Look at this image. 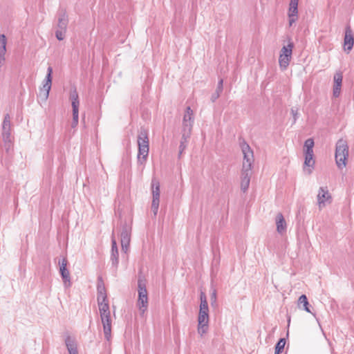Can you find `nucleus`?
Listing matches in <instances>:
<instances>
[{"instance_id":"6ab92c4d","label":"nucleus","mask_w":354,"mask_h":354,"mask_svg":"<svg viewBox=\"0 0 354 354\" xmlns=\"http://www.w3.org/2000/svg\"><path fill=\"white\" fill-rule=\"evenodd\" d=\"M288 16L289 19V26H292L298 19V3H289Z\"/></svg>"},{"instance_id":"c756f323","label":"nucleus","mask_w":354,"mask_h":354,"mask_svg":"<svg viewBox=\"0 0 354 354\" xmlns=\"http://www.w3.org/2000/svg\"><path fill=\"white\" fill-rule=\"evenodd\" d=\"M189 115H193V111L192 110L190 106H187L186 108L185 113L184 117H183V127H185V125H187V126H188V127H190L191 129H192V124L190 122L187 123V116L189 117Z\"/></svg>"},{"instance_id":"6e6552de","label":"nucleus","mask_w":354,"mask_h":354,"mask_svg":"<svg viewBox=\"0 0 354 354\" xmlns=\"http://www.w3.org/2000/svg\"><path fill=\"white\" fill-rule=\"evenodd\" d=\"M333 202V197L328 192L327 187H319L317 194V203L319 208L321 209L326 206V203L330 204Z\"/></svg>"},{"instance_id":"4468645a","label":"nucleus","mask_w":354,"mask_h":354,"mask_svg":"<svg viewBox=\"0 0 354 354\" xmlns=\"http://www.w3.org/2000/svg\"><path fill=\"white\" fill-rule=\"evenodd\" d=\"M107 295L103 279L101 276L97 277V300L106 301Z\"/></svg>"},{"instance_id":"f257e3e1","label":"nucleus","mask_w":354,"mask_h":354,"mask_svg":"<svg viewBox=\"0 0 354 354\" xmlns=\"http://www.w3.org/2000/svg\"><path fill=\"white\" fill-rule=\"evenodd\" d=\"M138 162L143 164L146 162L149 151V140L148 138V131L144 127H140L138 135Z\"/></svg>"},{"instance_id":"58836bf2","label":"nucleus","mask_w":354,"mask_h":354,"mask_svg":"<svg viewBox=\"0 0 354 354\" xmlns=\"http://www.w3.org/2000/svg\"><path fill=\"white\" fill-rule=\"evenodd\" d=\"M187 123H191L192 125L193 124V122H194V118H193V115H189L187 117Z\"/></svg>"},{"instance_id":"f3484780","label":"nucleus","mask_w":354,"mask_h":354,"mask_svg":"<svg viewBox=\"0 0 354 354\" xmlns=\"http://www.w3.org/2000/svg\"><path fill=\"white\" fill-rule=\"evenodd\" d=\"M334 84L333 88V95L335 97H338L340 95L341 88L342 84L343 76L341 73H336L334 75Z\"/></svg>"},{"instance_id":"0eeeda50","label":"nucleus","mask_w":354,"mask_h":354,"mask_svg":"<svg viewBox=\"0 0 354 354\" xmlns=\"http://www.w3.org/2000/svg\"><path fill=\"white\" fill-rule=\"evenodd\" d=\"M151 189H152V202L151 209L153 213L154 216L157 215L159 203H160V183L156 178H153L151 180Z\"/></svg>"},{"instance_id":"4c0bfd02","label":"nucleus","mask_w":354,"mask_h":354,"mask_svg":"<svg viewBox=\"0 0 354 354\" xmlns=\"http://www.w3.org/2000/svg\"><path fill=\"white\" fill-rule=\"evenodd\" d=\"M129 245H130V243H121L122 250L124 253H127V251L129 250Z\"/></svg>"},{"instance_id":"ea45409f","label":"nucleus","mask_w":354,"mask_h":354,"mask_svg":"<svg viewBox=\"0 0 354 354\" xmlns=\"http://www.w3.org/2000/svg\"><path fill=\"white\" fill-rule=\"evenodd\" d=\"M105 334V338L109 341L110 339L111 338V335L112 333H104Z\"/></svg>"},{"instance_id":"a878e982","label":"nucleus","mask_w":354,"mask_h":354,"mask_svg":"<svg viewBox=\"0 0 354 354\" xmlns=\"http://www.w3.org/2000/svg\"><path fill=\"white\" fill-rule=\"evenodd\" d=\"M223 90V80L220 79L217 84V87L214 93L211 96V101L214 102L219 97Z\"/></svg>"},{"instance_id":"cd10ccee","label":"nucleus","mask_w":354,"mask_h":354,"mask_svg":"<svg viewBox=\"0 0 354 354\" xmlns=\"http://www.w3.org/2000/svg\"><path fill=\"white\" fill-rule=\"evenodd\" d=\"M315 142L313 138L307 139L304 145V153H313V147Z\"/></svg>"},{"instance_id":"20e7f679","label":"nucleus","mask_w":354,"mask_h":354,"mask_svg":"<svg viewBox=\"0 0 354 354\" xmlns=\"http://www.w3.org/2000/svg\"><path fill=\"white\" fill-rule=\"evenodd\" d=\"M146 283L147 281L145 277L139 275L138 279V299L137 305L142 313H145L148 306V296Z\"/></svg>"},{"instance_id":"dca6fc26","label":"nucleus","mask_w":354,"mask_h":354,"mask_svg":"<svg viewBox=\"0 0 354 354\" xmlns=\"http://www.w3.org/2000/svg\"><path fill=\"white\" fill-rule=\"evenodd\" d=\"M131 227L125 221L122 225V230L120 232V242L121 243H128L131 241Z\"/></svg>"},{"instance_id":"c85d7f7f","label":"nucleus","mask_w":354,"mask_h":354,"mask_svg":"<svg viewBox=\"0 0 354 354\" xmlns=\"http://www.w3.org/2000/svg\"><path fill=\"white\" fill-rule=\"evenodd\" d=\"M294 48V44L291 41H289L287 46H283L280 51V54L292 55V49Z\"/></svg>"},{"instance_id":"5701e85b","label":"nucleus","mask_w":354,"mask_h":354,"mask_svg":"<svg viewBox=\"0 0 354 354\" xmlns=\"http://www.w3.org/2000/svg\"><path fill=\"white\" fill-rule=\"evenodd\" d=\"M277 231L279 234H283L286 231V222L281 213H278L276 216Z\"/></svg>"},{"instance_id":"a19ab883","label":"nucleus","mask_w":354,"mask_h":354,"mask_svg":"<svg viewBox=\"0 0 354 354\" xmlns=\"http://www.w3.org/2000/svg\"><path fill=\"white\" fill-rule=\"evenodd\" d=\"M287 318H288V328L290 322V316L288 315ZM287 332H288V330H287Z\"/></svg>"},{"instance_id":"c9c22d12","label":"nucleus","mask_w":354,"mask_h":354,"mask_svg":"<svg viewBox=\"0 0 354 354\" xmlns=\"http://www.w3.org/2000/svg\"><path fill=\"white\" fill-rule=\"evenodd\" d=\"M3 140L4 142V147L6 148V150L7 152H8L9 149H10V147L12 146L11 136H10L8 141L6 140Z\"/></svg>"},{"instance_id":"aec40b11","label":"nucleus","mask_w":354,"mask_h":354,"mask_svg":"<svg viewBox=\"0 0 354 354\" xmlns=\"http://www.w3.org/2000/svg\"><path fill=\"white\" fill-rule=\"evenodd\" d=\"M11 124H10V118L9 114H6L4 116L3 125H2V137L3 140H9L10 136H11Z\"/></svg>"},{"instance_id":"b1692460","label":"nucleus","mask_w":354,"mask_h":354,"mask_svg":"<svg viewBox=\"0 0 354 354\" xmlns=\"http://www.w3.org/2000/svg\"><path fill=\"white\" fill-rule=\"evenodd\" d=\"M69 99L71 101L72 110L79 109V95L77 92L76 88H74L73 89L71 90Z\"/></svg>"},{"instance_id":"473e14b6","label":"nucleus","mask_w":354,"mask_h":354,"mask_svg":"<svg viewBox=\"0 0 354 354\" xmlns=\"http://www.w3.org/2000/svg\"><path fill=\"white\" fill-rule=\"evenodd\" d=\"M73 111V121L71 123V127L75 128L79 122V109L72 110Z\"/></svg>"},{"instance_id":"2f4dec72","label":"nucleus","mask_w":354,"mask_h":354,"mask_svg":"<svg viewBox=\"0 0 354 354\" xmlns=\"http://www.w3.org/2000/svg\"><path fill=\"white\" fill-rule=\"evenodd\" d=\"M6 44L7 39L4 34L0 35V52L6 53Z\"/></svg>"},{"instance_id":"393cba45","label":"nucleus","mask_w":354,"mask_h":354,"mask_svg":"<svg viewBox=\"0 0 354 354\" xmlns=\"http://www.w3.org/2000/svg\"><path fill=\"white\" fill-rule=\"evenodd\" d=\"M292 55L280 54L279 58V62L280 68L282 70H286L289 65Z\"/></svg>"},{"instance_id":"79ce46f5","label":"nucleus","mask_w":354,"mask_h":354,"mask_svg":"<svg viewBox=\"0 0 354 354\" xmlns=\"http://www.w3.org/2000/svg\"><path fill=\"white\" fill-rule=\"evenodd\" d=\"M290 3H299V0H290Z\"/></svg>"},{"instance_id":"7c9ffc66","label":"nucleus","mask_w":354,"mask_h":354,"mask_svg":"<svg viewBox=\"0 0 354 354\" xmlns=\"http://www.w3.org/2000/svg\"><path fill=\"white\" fill-rule=\"evenodd\" d=\"M286 345V339L280 338L277 344L275 345L274 354H280L284 349Z\"/></svg>"},{"instance_id":"e433bc0d","label":"nucleus","mask_w":354,"mask_h":354,"mask_svg":"<svg viewBox=\"0 0 354 354\" xmlns=\"http://www.w3.org/2000/svg\"><path fill=\"white\" fill-rule=\"evenodd\" d=\"M291 113L293 116V123H295L297 120L298 110H295L294 109H291Z\"/></svg>"},{"instance_id":"a211bd4d","label":"nucleus","mask_w":354,"mask_h":354,"mask_svg":"<svg viewBox=\"0 0 354 354\" xmlns=\"http://www.w3.org/2000/svg\"><path fill=\"white\" fill-rule=\"evenodd\" d=\"M111 261L112 266L117 268L119 263V252L118 248L117 245V242L112 235L111 238Z\"/></svg>"},{"instance_id":"412c9836","label":"nucleus","mask_w":354,"mask_h":354,"mask_svg":"<svg viewBox=\"0 0 354 354\" xmlns=\"http://www.w3.org/2000/svg\"><path fill=\"white\" fill-rule=\"evenodd\" d=\"M64 341L69 354H79L77 350V342L74 337L68 335L65 338Z\"/></svg>"},{"instance_id":"72a5a7b5","label":"nucleus","mask_w":354,"mask_h":354,"mask_svg":"<svg viewBox=\"0 0 354 354\" xmlns=\"http://www.w3.org/2000/svg\"><path fill=\"white\" fill-rule=\"evenodd\" d=\"M66 32V30H65L57 29L55 31V37H56V38L59 41H62L64 39V37H65Z\"/></svg>"},{"instance_id":"f03ea898","label":"nucleus","mask_w":354,"mask_h":354,"mask_svg":"<svg viewBox=\"0 0 354 354\" xmlns=\"http://www.w3.org/2000/svg\"><path fill=\"white\" fill-rule=\"evenodd\" d=\"M200 299L198 330V332H206L209 321V308L206 295L203 291L201 292Z\"/></svg>"},{"instance_id":"f704fd0d","label":"nucleus","mask_w":354,"mask_h":354,"mask_svg":"<svg viewBox=\"0 0 354 354\" xmlns=\"http://www.w3.org/2000/svg\"><path fill=\"white\" fill-rule=\"evenodd\" d=\"M210 301L212 306L214 307L217 306L216 303V290L213 289L211 296H210Z\"/></svg>"},{"instance_id":"1a4fd4ad","label":"nucleus","mask_w":354,"mask_h":354,"mask_svg":"<svg viewBox=\"0 0 354 354\" xmlns=\"http://www.w3.org/2000/svg\"><path fill=\"white\" fill-rule=\"evenodd\" d=\"M67 263L68 261L65 257L63 258L61 261H59V273L65 288H69L72 284L71 281L70 272L67 268Z\"/></svg>"},{"instance_id":"4be33fe9","label":"nucleus","mask_w":354,"mask_h":354,"mask_svg":"<svg viewBox=\"0 0 354 354\" xmlns=\"http://www.w3.org/2000/svg\"><path fill=\"white\" fill-rule=\"evenodd\" d=\"M304 169L305 170L306 167H308L307 169L308 174H310L313 171V169L315 167V160L314 159V153H304Z\"/></svg>"},{"instance_id":"9b49d317","label":"nucleus","mask_w":354,"mask_h":354,"mask_svg":"<svg viewBox=\"0 0 354 354\" xmlns=\"http://www.w3.org/2000/svg\"><path fill=\"white\" fill-rule=\"evenodd\" d=\"M354 45V35L353 30L349 25L345 28L344 37V49L348 53L353 48Z\"/></svg>"},{"instance_id":"39448f33","label":"nucleus","mask_w":354,"mask_h":354,"mask_svg":"<svg viewBox=\"0 0 354 354\" xmlns=\"http://www.w3.org/2000/svg\"><path fill=\"white\" fill-rule=\"evenodd\" d=\"M97 304L104 327V332H111V320L108 299H106V301H97Z\"/></svg>"},{"instance_id":"423d86ee","label":"nucleus","mask_w":354,"mask_h":354,"mask_svg":"<svg viewBox=\"0 0 354 354\" xmlns=\"http://www.w3.org/2000/svg\"><path fill=\"white\" fill-rule=\"evenodd\" d=\"M53 80V68L48 66L47 68V73L43 82V87L40 88L38 97L42 100L46 101L49 95V92L52 86Z\"/></svg>"},{"instance_id":"bb28decb","label":"nucleus","mask_w":354,"mask_h":354,"mask_svg":"<svg viewBox=\"0 0 354 354\" xmlns=\"http://www.w3.org/2000/svg\"><path fill=\"white\" fill-rule=\"evenodd\" d=\"M298 306L299 307H301L302 306L303 310L306 311L307 313H311L309 307L310 304L308 301V298L306 295H301L298 299Z\"/></svg>"},{"instance_id":"f8f14e48","label":"nucleus","mask_w":354,"mask_h":354,"mask_svg":"<svg viewBox=\"0 0 354 354\" xmlns=\"http://www.w3.org/2000/svg\"><path fill=\"white\" fill-rule=\"evenodd\" d=\"M192 129L188 126L185 125V127H183L182 129V138L179 145L178 158H180L185 149L187 148L189 140L190 138Z\"/></svg>"},{"instance_id":"7ed1b4c3","label":"nucleus","mask_w":354,"mask_h":354,"mask_svg":"<svg viewBox=\"0 0 354 354\" xmlns=\"http://www.w3.org/2000/svg\"><path fill=\"white\" fill-rule=\"evenodd\" d=\"M335 162L337 167L342 169L346 166V161L348 157V146L345 140H337L335 147Z\"/></svg>"},{"instance_id":"ddd939ff","label":"nucleus","mask_w":354,"mask_h":354,"mask_svg":"<svg viewBox=\"0 0 354 354\" xmlns=\"http://www.w3.org/2000/svg\"><path fill=\"white\" fill-rule=\"evenodd\" d=\"M251 170H250L249 165L244 166V169L241 170V189L243 192H245L249 187L250 177H251Z\"/></svg>"},{"instance_id":"2eb2a0df","label":"nucleus","mask_w":354,"mask_h":354,"mask_svg":"<svg viewBox=\"0 0 354 354\" xmlns=\"http://www.w3.org/2000/svg\"><path fill=\"white\" fill-rule=\"evenodd\" d=\"M58 15V22H57V28L58 29L65 30H66L67 26L68 24V18L66 9L60 8L57 12Z\"/></svg>"},{"instance_id":"9d476101","label":"nucleus","mask_w":354,"mask_h":354,"mask_svg":"<svg viewBox=\"0 0 354 354\" xmlns=\"http://www.w3.org/2000/svg\"><path fill=\"white\" fill-rule=\"evenodd\" d=\"M241 149L243 153V161L242 169H244V166L249 165L250 170H252L253 163V151L248 143L244 140L241 143Z\"/></svg>"}]
</instances>
